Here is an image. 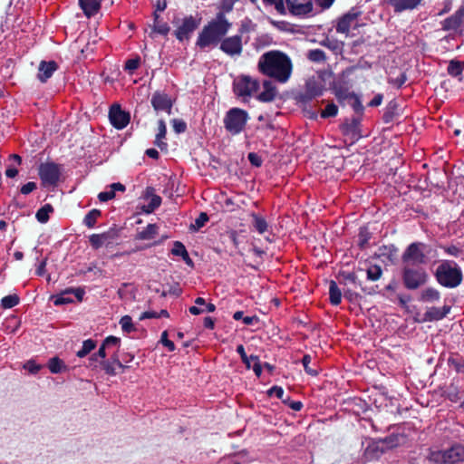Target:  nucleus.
Masks as SVG:
<instances>
[{
  "label": "nucleus",
  "mask_w": 464,
  "mask_h": 464,
  "mask_svg": "<svg viewBox=\"0 0 464 464\" xmlns=\"http://www.w3.org/2000/svg\"><path fill=\"white\" fill-rule=\"evenodd\" d=\"M109 118L111 123L119 130L125 128L130 122V114L122 111L119 104H112L111 106Z\"/></svg>",
  "instance_id": "obj_13"
},
{
  "label": "nucleus",
  "mask_w": 464,
  "mask_h": 464,
  "mask_svg": "<svg viewBox=\"0 0 464 464\" xmlns=\"http://www.w3.org/2000/svg\"><path fill=\"white\" fill-rule=\"evenodd\" d=\"M45 266H46V259H44L40 262V264L36 269V274L38 276H43L45 272Z\"/></svg>",
  "instance_id": "obj_61"
},
{
  "label": "nucleus",
  "mask_w": 464,
  "mask_h": 464,
  "mask_svg": "<svg viewBox=\"0 0 464 464\" xmlns=\"http://www.w3.org/2000/svg\"><path fill=\"white\" fill-rule=\"evenodd\" d=\"M204 326L208 329H213L215 327V321L212 317H205L204 318Z\"/></svg>",
  "instance_id": "obj_59"
},
{
  "label": "nucleus",
  "mask_w": 464,
  "mask_h": 464,
  "mask_svg": "<svg viewBox=\"0 0 464 464\" xmlns=\"http://www.w3.org/2000/svg\"><path fill=\"white\" fill-rule=\"evenodd\" d=\"M172 127L175 132L177 133H182L187 129V124L184 121L179 119H174L172 120Z\"/></svg>",
  "instance_id": "obj_48"
},
{
  "label": "nucleus",
  "mask_w": 464,
  "mask_h": 464,
  "mask_svg": "<svg viewBox=\"0 0 464 464\" xmlns=\"http://www.w3.org/2000/svg\"><path fill=\"white\" fill-rule=\"evenodd\" d=\"M292 12L296 14H305L312 11V0H286Z\"/></svg>",
  "instance_id": "obj_21"
},
{
  "label": "nucleus",
  "mask_w": 464,
  "mask_h": 464,
  "mask_svg": "<svg viewBox=\"0 0 464 464\" xmlns=\"http://www.w3.org/2000/svg\"><path fill=\"white\" fill-rule=\"evenodd\" d=\"M252 369H253L255 374L256 375V377H260L261 376L262 366H261V364L259 362V360L253 364Z\"/></svg>",
  "instance_id": "obj_62"
},
{
  "label": "nucleus",
  "mask_w": 464,
  "mask_h": 464,
  "mask_svg": "<svg viewBox=\"0 0 464 464\" xmlns=\"http://www.w3.org/2000/svg\"><path fill=\"white\" fill-rule=\"evenodd\" d=\"M338 112V107L333 103H327L324 110H321L322 118L334 117Z\"/></svg>",
  "instance_id": "obj_39"
},
{
  "label": "nucleus",
  "mask_w": 464,
  "mask_h": 464,
  "mask_svg": "<svg viewBox=\"0 0 464 464\" xmlns=\"http://www.w3.org/2000/svg\"><path fill=\"white\" fill-rule=\"evenodd\" d=\"M208 221V217L206 213H200L198 218L195 220V225L198 228L202 227Z\"/></svg>",
  "instance_id": "obj_53"
},
{
  "label": "nucleus",
  "mask_w": 464,
  "mask_h": 464,
  "mask_svg": "<svg viewBox=\"0 0 464 464\" xmlns=\"http://www.w3.org/2000/svg\"><path fill=\"white\" fill-rule=\"evenodd\" d=\"M96 345H97V343L94 340H92V339L85 340L82 343V349L77 352V356L80 358L85 357L96 347Z\"/></svg>",
  "instance_id": "obj_33"
},
{
  "label": "nucleus",
  "mask_w": 464,
  "mask_h": 464,
  "mask_svg": "<svg viewBox=\"0 0 464 464\" xmlns=\"http://www.w3.org/2000/svg\"><path fill=\"white\" fill-rule=\"evenodd\" d=\"M24 368L29 372L35 374L42 369V366L37 364L34 361L30 360L24 363Z\"/></svg>",
  "instance_id": "obj_49"
},
{
  "label": "nucleus",
  "mask_w": 464,
  "mask_h": 464,
  "mask_svg": "<svg viewBox=\"0 0 464 464\" xmlns=\"http://www.w3.org/2000/svg\"><path fill=\"white\" fill-rule=\"evenodd\" d=\"M426 246L423 243H412L402 255L404 265L418 266L426 262Z\"/></svg>",
  "instance_id": "obj_9"
},
{
  "label": "nucleus",
  "mask_w": 464,
  "mask_h": 464,
  "mask_svg": "<svg viewBox=\"0 0 464 464\" xmlns=\"http://www.w3.org/2000/svg\"><path fill=\"white\" fill-rule=\"evenodd\" d=\"M440 295L438 290L428 287L421 291L420 295V301L423 303H433L440 299Z\"/></svg>",
  "instance_id": "obj_27"
},
{
  "label": "nucleus",
  "mask_w": 464,
  "mask_h": 464,
  "mask_svg": "<svg viewBox=\"0 0 464 464\" xmlns=\"http://www.w3.org/2000/svg\"><path fill=\"white\" fill-rule=\"evenodd\" d=\"M36 188H37L36 183L30 181V182H27L26 184H24V186H22L20 188V191L24 195H28L31 192H33L34 189H36Z\"/></svg>",
  "instance_id": "obj_51"
},
{
  "label": "nucleus",
  "mask_w": 464,
  "mask_h": 464,
  "mask_svg": "<svg viewBox=\"0 0 464 464\" xmlns=\"http://www.w3.org/2000/svg\"><path fill=\"white\" fill-rule=\"evenodd\" d=\"M151 104L156 111H164L171 113L172 102L166 93L155 92L151 98Z\"/></svg>",
  "instance_id": "obj_15"
},
{
  "label": "nucleus",
  "mask_w": 464,
  "mask_h": 464,
  "mask_svg": "<svg viewBox=\"0 0 464 464\" xmlns=\"http://www.w3.org/2000/svg\"><path fill=\"white\" fill-rule=\"evenodd\" d=\"M262 86L263 91L258 94L256 93V99L263 102H272L277 94L276 85L270 80H266L263 82Z\"/></svg>",
  "instance_id": "obj_18"
},
{
  "label": "nucleus",
  "mask_w": 464,
  "mask_h": 464,
  "mask_svg": "<svg viewBox=\"0 0 464 464\" xmlns=\"http://www.w3.org/2000/svg\"><path fill=\"white\" fill-rule=\"evenodd\" d=\"M451 5H451V1H450V0H446V1L444 2V7H443V9H442V10H440V11H439L437 14H438V15H442V14H446V13L450 12V9H451Z\"/></svg>",
  "instance_id": "obj_57"
},
{
  "label": "nucleus",
  "mask_w": 464,
  "mask_h": 464,
  "mask_svg": "<svg viewBox=\"0 0 464 464\" xmlns=\"http://www.w3.org/2000/svg\"><path fill=\"white\" fill-rule=\"evenodd\" d=\"M237 352L240 355L243 362L247 361L248 356L246 355V353L245 352V348L242 344H240L237 347Z\"/></svg>",
  "instance_id": "obj_63"
},
{
  "label": "nucleus",
  "mask_w": 464,
  "mask_h": 464,
  "mask_svg": "<svg viewBox=\"0 0 464 464\" xmlns=\"http://www.w3.org/2000/svg\"><path fill=\"white\" fill-rule=\"evenodd\" d=\"M83 292L80 289H71L67 290L63 293H62L60 295H58L54 300V304H69L73 302L72 295L77 298L79 301L82 298Z\"/></svg>",
  "instance_id": "obj_22"
},
{
  "label": "nucleus",
  "mask_w": 464,
  "mask_h": 464,
  "mask_svg": "<svg viewBox=\"0 0 464 464\" xmlns=\"http://www.w3.org/2000/svg\"><path fill=\"white\" fill-rule=\"evenodd\" d=\"M158 234V227L155 224H149L139 233V238L143 240L153 239Z\"/></svg>",
  "instance_id": "obj_30"
},
{
  "label": "nucleus",
  "mask_w": 464,
  "mask_h": 464,
  "mask_svg": "<svg viewBox=\"0 0 464 464\" xmlns=\"http://www.w3.org/2000/svg\"><path fill=\"white\" fill-rule=\"evenodd\" d=\"M329 295L332 304L337 305L341 303L342 293L334 281L330 282Z\"/></svg>",
  "instance_id": "obj_29"
},
{
  "label": "nucleus",
  "mask_w": 464,
  "mask_h": 464,
  "mask_svg": "<svg viewBox=\"0 0 464 464\" xmlns=\"http://www.w3.org/2000/svg\"><path fill=\"white\" fill-rule=\"evenodd\" d=\"M150 318H159L158 313L155 311H147V312L142 313L139 319L140 321H142V320L150 319Z\"/></svg>",
  "instance_id": "obj_55"
},
{
  "label": "nucleus",
  "mask_w": 464,
  "mask_h": 464,
  "mask_svg": "<svg viewBox=\"0 0 464 464\" xmlns=\"http://www.w3.org/2000/svg\"><path fill=\"white\" fill-rule=\"evenodd\" d=\"M110 188L111 189H113V192L115 193L116 191H121V192H124L125 191V186L122 185L121 183H113L110 186Z\"/></svg>",
  "instance_id": "obj_64"
},
{
  "label": "nucleus",
  "mask_w": 464,
  "mask_h": 464,
  "mask_svg": "<svg viewBox=\"0 0 464 464\" xmlns=\"http://www.w3.org/2000/svg\"><path fill=\"white\" fill-rule=\"evenodd\" d=\"M48 368L53 373H59L63 372L66 366L63 362L57 357L52 358L48 362Z\"/></svg>",
  "instance_id": "obj_36"
},
{
  "label": "nucleus",
  "mask_w": 464,
  "mask_h": 464,
  "mask_svg": "<svg viewBox=\"0 0 464 464\" xmlns=\"http://www.w3.org/2000/svg\"><path fill=\"white\" fill-rule=\"evenodd\" d=\"M220 50L229 56H239L243 51L241 35H233L224 38L220 42Z\"/></svg>",
  "instance_id": "obj_12"
},
{
  "label": "nucleus",
  "mask_w": 464,
  "mask_h": 464,
  "mask_svg": "<svg viewBox=\"0 0 464 464\" xmlns=\"http://www.w3.org/2000/svg\"><path fill=\"white\" fill-rule=\"evenodd\" d=\"M422 0H385L391 5L395 13H401L415 9Z\"/></svg>",
  "instance_id": "obj_17"
},
{
  "label": "nucleus",
  "mask_w": 464,
  "mask_h": 464,
  "mask_svg": "<svg viewBox=\"0 0 464 464\" xmlns=\"http://www.w3.org/2000/svg\"><path fill=\"white\" fill-rule=\"evenodd\" d=\"M108 349L114 347L118 349L121 344V339L116 336H108L102 343Z\"/></svg>",
  "instance_id": "obj_44"
},
{
  "label": "nucleus",
  "mask_w": 464,
  "mask_h": 464,
  "mask_svg": "<svg viewBox=\"0 0 464 464\" xmlns=\"http://www.w3.org/2000/svg\"><path fill=\"white\" fill-rule=\"evenodd\" d=\"M311 362V357L310 355H304L303 360H302V362H303V365L304 367V370L310 373V374H313V375H315L316 374V371L315 370H312L309 368V363Z\"/></svg>",
  "instance_id": "obj_54"
},
{
  "label": "nucleus",
  "mask_w": 464,
  "mask_h": 464,
  "mask_svg": "<svg viewBox=\"0 0 464 464\" xmlns=\"http://www.w3.org/2000/svg\"><path fill=\"white\" fill-rule=\"evenodd\" d=\"M100 217L101 211L98 209H92L85 216L83 223L87 227L92 228Z\"/></svg>",
  "instance_id": "obj_34"
},
{
  "label": "nucleus",
  "mask_w": 464,
  "mask_h": 464,
  "mask_svg": "<svg viewBox=\"0 0 464 464\" xmlns=\"http://www.w3.org/2000/svg\"><path fill=\"white\" fill-rule=\"evenodd\" d=\"M120 324H121V330L125 334H130L136 330V328L132 323V319L130 315L122 316L120 320Z\"/></svg>",
  "instance_id": "obj_37"
},
{
  "label": "nucleus",
  "mask_w": 464,
  "mask_h": 464,
  "mask_svg": "<svg viewBox=\"0 0 464 464\" xmlns=\"http://www.w3.org/2000/svg\"><path fill=\"white\" fill-rule=\"evenodd\" d=\"M464 64L459 61H450L448 66V73L451 76H459L462 74Z\"/></svg>",
  "instance_id": "obj_35"
},
{
  "label": "nucleus",
  "mask_w": 464,
  "mask_h": 464,
  "mask_svg": "<svg viewBox=\"0 0 464 464\" xmlns=\"http://www.w3.org/2000/svg\"><path fill=\"white\" fill-rule=\"evenodd\" d=\"M59 66L54 61H42L38 67L37 79L41 82H46L58 70Z\"/></svg>",
  "instance_id": "obj_16"
},
{
  "label": "nucleus",
  "mask_w": 464,
  "mask_h": 464,
  "mask_svg": "<svg viewBox=\"0 0 464 464\" xmlns=\"http://www.w3.org/2000/svg\"><path fill=\"white\" fill-rule=\"evenodd\" d=\"M402 440L403 438L400 435H391L385 439V442L390 448L397 447Z\"/></svg>",
  "instance_id": "obj_46"
},
{
  "label": "nucleus",
  "mask_w": 464,
  "mask_h": 464,
  "mask_svg": "<svg viewBox=\"0 0 464 464\" xmlns=\"http://www.w3.org/2000/svg\"><path fill=\"white\" fill-rule=\"evenodd\" d=\"M429 459L435 464H454L464 461V446L456 444L445 450H432Z\"/></svg>",
  "instance_id": "obj_5"
},
{
  "label": "nucleus",
  "mask_w": 464,
  "mask_h": 464,
  "mask_svg": "<svg viewBox=\"0 0 464 464\" xmlns=\"http://www.w3.org/2000/svg\"><path fill=\"white\" fill-rule=\"evenodd\" d=\"M140 64V57L129 59L125 63L124 69L131 73L139 68Z\"/></svg>",
  "instance_id": "obj_42"
},
{
  "label": "nucleus",
  "mask_w": 464,
  "mask_h": 464,
  "mask_svg": "<svg viewBox=\"0 0 464 464\" xmlns=\"http://www.w3.org/2000/svg\"><path fill=\"white\" fill-rule=\"evenodd\" d=\"M115 197L113 189L109 188L108 190L102 191L98 195L100 201L106 202L112 199Z\"/></svg>",
  "instance_id": "obj_50"
},
{
  "label": "nucleus",
  "mask_w": 464,
  "mask_h": 464,
  "mask_svg": "<svg viewBox=\"0 0 464 464\" xmlns=\"http://www.w3.org/2000/svg\"><path fill=\"white\" fill-rule=\"evenodd\" d=\"M360 16L361 12L358 10H350L338 20L336 25L337 32L348 35L353 31L358 29L362 25L359 22Z\"/></svg>",
  "instance_id": "obj_10"
},
{
  "label": "nucleus",
  "mask_w": 464,
  "mask_h": 464,
  "mask_svg": "<svg viewBox=\"0 0 464 464\" xmlns=\"http://www.w3.org/2000/svg\"><path fill=\"white\" fill-rule=\"evenodd\" d=\"M449 363L456 372L464 373V361L462 359L451 358L449 360Z\"/></svg>",
  "instance_id": "obj_43"
},
{
  "label": "nucleus",
  "mask_w": 464,
  "mask_h": 464,
  "mask_svg": "<svg viewBox=\"0 0 464 464\" xmlns=\"http://www.w3.org/2000/svg\"><path fill=\"white\" fill-rule=\"evenodd\" d=\"M319 94V76L309 78L304 86V92L301 93V100L304 102L315 99Z\"/></svg>",
  "instance_id": "obj_14"
},
{
  "label": "nucleus",
  "mask_w": 464,
  "mask_h": 464,
  "mask_svg": "<svg viewBox=\"0 0 464 464\" xmlns=\"http://www.w3.org/2000/svg\"><path fill=\"white\" fill-rule=\"evenodd\" d=\"M436 278L443 286L455 287L460 284L462 274L456 263L444 261L436 270Z\"/></svg>",
  "instance_id": "obj_3"
},
{
  "label": "nucleus",
  "mask_w": 464,
  "mask_h": 464,
  "mask_svg": "<svg viewBox=\"0 0 464 464\" xmlns=\"http://www.w3.org/2000/svg\"><path fill=\"white\" fill-rule=\"evenodd\" d=\"M167 134V126L163 120L159 121L158 122V133L156 135V140L155 144L160 148L161 150L163 148L167 147L166 142H164L162 140L165 139Z\"/></svg>",
  "instance_id": "obj_28"
},
{
  "label": "nucleus",
  "mask_w": 464,
  "mask_h": 464,
  "mask_svg": "<svg viewBox=\"0 0 464 464\" xmlns=\"http://www.w3.org/2000/svg\"><path fill=\"white\" fill-rule=\"evenodd\" d=\"M106 349H108L103 343L99 348V351L97 353H94L91 358L90 361H96L97 358L104 359L106 357Z\"/></svg>",
  "instance_id": "obj_52"
},
{
  "label": "nucleus",
  "mask_w": 464,
  "mask_h": 464,
  "mask_svg": "<svg viewBox=\"0 0 464 464\" xmlns=\"http://www.w3.org/2000/svg\"><path fill=\"white\" fill-rule=\"evenodd\" d=\"M259 359L257 356L256 355H250L248 356L247 358V361H244L243 362L245 363L246 369H250L253 367V364L257 362Z\"/></svg>",
  "instance_id": "obj_56"
},
{
  "label": "nucleus",
  "mask_w": 464,
  "mask_h": 464,
  "mask_svg": "<svg viewBox=\"0 0 464 464\" xmlns=\"http://www.w3.org/2000/svg\"><path fill=\"white\" fill-rule=\"evenodd\" d=\"M231 27V24L226 19L223 14H218L215 19L205 25L199 33L196 44L200 49L210 45H217L220 39L226 35Z\"/></svg>",
  "instance_id": "obj_2"
},
{
  "label": "nucleus",
  "mask_w": 464,
  "mask_h": 464,
  "mask_svg": "<svg viewBox=\"0 0 464 464\" xmlns=\"http://www.w3.org/2000/svg\"><path fill=\"white\" fill-rule=\"evenodd\" d=\"M18 174V169L14 167H8L5 170L7 178H14Z\"/></svg>",
  "instance_id": "obj_58"
},
{
  "label": "nucleus",
  "mask_w": 464,
  "mask_h": 464,
  "mask_svg": "<svg viewBox=\"0 0 464 464\" xmlns=\"http://www.w3.org/2000/svg\"><path fill=\"white\" fill-rule=\"evenodd\" d=\"M284 393L285 392L283 388L279 386H273L267 391V394L270 397H276L285 402V401L284 400Z\"/></svg>",
  "instance_id": "obj_45"
},
{
  "label": "nucleus",
  "mask_w": 464,
  "mask_h": 464,
  "mask_svg": "<svg viewBox=\"0 0 464 464\" xmlns=\"http://www.w3.org/2000/svg\"><path fill=\"white\" fill-rule=\"evenodd\" d=\"M382 276V269L378 266H372L367 270V277L372 281L378 280Z\"/></svg>",
  "instance_id": "obj_41"
},
{
  "label": "nucleus",
  "mask_w": 464,
  "mask_h": 464,
  "mask_svg": "<svg viewBox=\"0 0 464 464\" xmlns=\"http://www.w3.org/2000/svg\"><path fill=\"white\" fill-rule=\"evenodd\" d=\"M307 57L313 62L319 61V50H312L308 53Z\"/></svg>",
  "instance_id": "obj_60"
},
{
  "label": "nucleus",
  "mask_w": 464,
  "mask_h": 464,
  "mask_svg": "<svg viewBox=\"0 0 464 464\" xmlns=\"http://www.w3.org/2000/svg\"><path fill=\"white\" fill-rule=\"evenodd\" d=\"M146 200H148V204L142 208L146 213L153 212L161 204V198L153 194L151 188L146 190Z\"/></svg>",
  "instance_id": "obj_24"
},
{
  "label": "nucleus",
  "mask_w": 464,
  "mask_h": 464,
  "mask_svg": "<svg viewBox=\"0 0 464 464\" xmlns=\"http://www.w3.org/2000/svg\"><path fill=\"white\" fill-rule=\"evenodd\" d=\"M53 211V208L50 204H45L36 212V218L41 223H46L49 220V215Z\"/></svg>",
  "instance_id": "obj_31"
},
{
  "label": "nucleus",
  "mask_w": 464,
  "mask_h": 464,
  "mask_svg": "<svg viewBox=\"0 0 464 464\" xmlns=\"http://www.w3.org/2000/svg\"><path fill=\"white\" fill-rule=\"evenodd\" d=\"M171 253L174 255V256H181L183 261L189 266H193V261L192 259L189 257V255L185 247V246L179 242V241H176L174 242L173 244V247L171 249Z\"/></svg>",
  "instance_id": "obj_26"
},
{
  "label": "nucleus",
  "mask_w": 464,
  "mask_h": 464,
  "mask_svg": "<svg viewBox=\"0 0 464 464\" xmlns=\"http://www.w3.org/2000/svg\"><path fill=\"white\" fill-rule=\"evenodd\" d=\"M160 342L169 352L175 351L176 346L172 341L168 339V332L167 331H164L161 334Z\"/></svg>",
  "instance_id": "obj_47"
},
{
  "label": "nucleus",
  "mask_w": 464,
  "mask_h": 464,
  "mask_svg": "<svg viewBox=\"0 0 464 464\" xmlns=\"http://www.w3.org/2000/svg\"><path fill=\"white\" fill-rule=\"evenodd\" d=\"M450 307L444 305L443 307H430L425 314V320L428 321H438L444 318L450 313Z\"/></svg>",
  "instance_id": "obj_23"
},
{
  "label": "nucleus",
  "mask_w": 464,
  "mask_h": 464,
  "mask_svg": "<svg viewBox=\"0 0 464 464\" xmlns=\"http://www.w3.org/2000/svg\"><path fill=\"white\" fill-rule=\"evenodd\" d=\"M259 88L260 83L258 80L248 75H239L233 82L235 94L244 100L256 95Z\"/></svg>",
  "instance_id": "obj_7"
},
{
  "label": "nucleus",
  "mask_w": 464,
  "mask_h": 464,
  "mask_svg": "<svg viewBox=\"0 0 464 464\" xmlns=\"http://www.w3.org/2000/svg\"><path fill=\"white\" fill-rule=\"evenodd\" d=\"M115 238V234L108 231L102 234H93L90 237L89 241L94 249H98L102 246H107L112 243Z\"/></svg>",
  "instance_id": "obj_19"
},
{
  "label": "nucleus",
  "mask_w": 464,
  "mask_h": 464,
  "mask_svg": "<svg viewBox=\"0 0 464 464\" xmlns=\"http://www.w3.org/2000/svg\"><path fill=\"white\" fill-rule=\"evenodd\" d=\"M102 0H79L81 8L88 17L94 15L101 7Z\"/></svg>",
  "instance_id": "obj_25"
},
{
  "label": "nucleus",
  "mask_w": 464,
  "mask_h": 464,
  "mask_svg": "<svg viewBox=\"0 0 464 464\" xmlns=\"http://www.w3.org/2000/svg\"><path fill=\"white\" fill-rule=\"evenodd\" d=\"M19 304V297L16 295H9L2 298L1 305L5 309L14 307Z\"/></svg>",
  "instance_id": "obj_38"
},
{
  "label": "nucleus",
  "mask_w": 464,
  "mask_h": 464,
  "mask_svg": "<svg viewBox=\"0 0 464 464\" xmlns=\"http://www.w3.org/2000/svg\"><path fill=\"white\" fill-rule=\"evenodd\" d=\"M253 221L252 225L254 228L259 233L263 234L267 230L268 225L265 218L253 214L252 215Z\"/></svg>",
  "instance_id": "obj_32"
},
{
  "label": "nucleus",
  "mask_w": 464,
  "mask_h": 464,
  "mask_svg": "<svg viewBox=\"0 0 464 464\" xmlns=\"http://www.w3.org/2000/svg\"><path fill=\"white\" fill-rule=\"evenodd\" d=\"M464 22V9H459L454 14L442 22V29L445 31L456 30Z\"/></svg>",
  "instance_id": "obj_20"
},
{
  "label": "nucleus",
  "mask_w": 464,
  "mask_h": 464,
  "mask_svg": "<svg viewBox=\"0 0 464 464\" xmlns=\"http://www.w3.org/2000/svg\"><path fill=\"white\" fill-rule=\"evenodd\" d=\"M199 24L200 18H196L192 15L183 18L181 24L178 25L175 30V36L180 42L188 40L192 33L198 27Z\"/></svg>",
  "instance_id": "obj_11"
},
{
  "label": "nucleus",
  "mask_w": 464,
  "mask_h": 464,
  "mask_svg": "<svg viewBox=\"0 0 464 464\" xmlns=\"http://www.w3.org/2000/svg\"><path fill=\"white\" fill-rule=\"evenodd\" d=\"M402 280L407 289L414 290L426 284L428 274L422 267L404 265Z\"/></svg>",
  "instance_id": "obj_6"
},
{
  "label": "nucleus",
  "mask_w": 464,
  "mask_h": 464,
  "mask_svg": "<svg viewBox=\"0 0 464 464\" xmlns=\"http://www.w3.org/2000/svg\"><path fill=\"white\" fill-rule=\"evenodd\" d=\"M154 31L162 34L166 35L169 32V27L166 23L160 22L158 20V15L155 16L154 21Z\"/></svg>",
  "instance_id": "obj_40"
},
{
  "label": "nucleus",
  "mask_w": 464,
  "mask_h": 464,
  "mask_svg": "<svg viewBox=\"0 0 464 464\" xmlns=\"http://www.w3.org/2000/svg\"><path fill=\"white\" fill-rule=\"evenodd\" d=\"M248 113L239 108H232L227 111L223 122L227 132L232 135L239 134L245 129Z\"/></svg>",
  "instance_id": "obj_4"
},
{
  "label": "nucleus",
  "mask_w": 464,
  "mask_h": 464,
  "mask_svg": "<svg viewBox=\"0 0 464 464\" xmlns=\"http://www.w3.org/2000/svg\"><path fill=\"white\" fill-rule=\"evenodd\" d=\"M38 174L44 187L56 186L61 175L60 166L53 162L42 163Z\"/></svg>",
  "instance_id": "obj_8"
},
{
  "label": "nucleus",
  "mask_w": 464,
  "mask_h": 464,
  "mask_svg": "<svg viewBox=\"0 0 464 464\" xmlns=\"http://www.w3.org/2000/svg\"><path fill=\"white\" fill-rule=\"evenodd\" d=\"M259 72L280 83H285L291 77L293 64L283 52L269 51L262 54L257 64Z\"/></svg>",
  "instance_id": "obj_1"
}]
</instances>
